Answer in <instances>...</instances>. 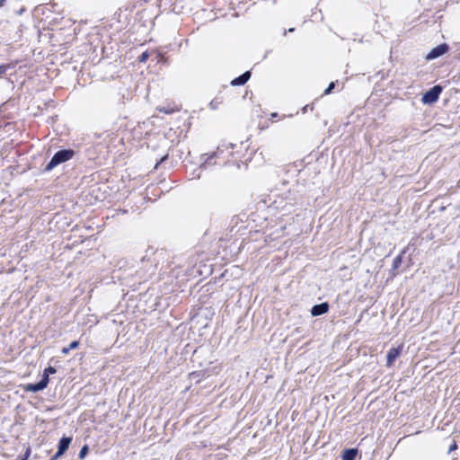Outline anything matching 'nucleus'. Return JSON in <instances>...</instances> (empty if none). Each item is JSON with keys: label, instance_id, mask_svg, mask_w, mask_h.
<instances>
[{"label": "nucleus", "instance_id": "obj_13", "mask_svg": "<svg viewBox=\"0 0 460 460\" xmlns=\"http://www.w3.org/2000/svg\"><path fill=\"white\" fill-rule=\"evenodd\" d=\"M403 253H405V250H403L399 255H397L394 259L393 266H392L393 270H397L400 267V265H401V263L402 261V254Z\"/></svg>", "mask_w": 460, "mask_h": 460}, {"label": "nucleus", "instance_id": "obj_24", "mask_svg": "<svg viewBox=\"0 0 460 460\" xmlns=\"http://www.w3.org/2000/svg\"><path fill=\"white\" fill-rule=\"evenodd\" d=\"M271 118H277L279 116V114L277 112H273L271 113Z\"/></svg>", "mask_w": 460, "mask_h": 460}, {"label": "nucleus", "instance_id": "obj_10", "mask_svg": "<svg viewBox=\"0 0 460 460\" xmlns=\"http://www.w3.org/2000/svg\"><path fill=\"white\" fill-rule=\"evenodd\" d=\"M71 442H72L71 437H66V436L62 437L58 441V450L64 455L66 452V450L68 449Z\"/></svg>", "mask_w": 460, "mask_h": 460}, {"label": "nucleus", "instance_id": "obj_18", "mask_svg": "<svg viewBox=\"0 0 460 460\" xmlns=\"http://www.w3.org/2000/svg\"><path fill=\"white\" fill-rule=\"evenodd\" d=\"M78 346H79V341H72V342L69 344L68 348H69L70 349H75L78 348Z\"/></svg>", "mask_w": 460, "mask_h": 460}, {"label": "nucleus", "instance_id": "obj_11", "mask_svg": "<svg viewBox=\"0 0 460 460\" xmlns=\"http://www.w3.org/2000/svg\"><path fill=\"white\" fill-rule=\"evenodd\" d=\"M358 455L357 448H348L343 450L341 458L342 460H355Z\"/></svg>", "mask_w": 460, "mask_h": 460}, {"label": "nucleus", "instance_id": "obj_6", "mask_svg": "<svg viewBox=\"0 0 460 460\" xmlns=\"http://www.w3.org/2000/svg\"><path fill=\"white\" fill-rule=\"evenodd\" d=\"M329 309L330 305L327 302L317 304L311 308V314L313 316H320L326 314L329 311Z\"/></svg>", "mask_w": 460, "mask_h": 460}, {"label": "nucleus", "instance_id": "obj_9", "mask_svg": "<svg viewBox=\"0 0 460 460\" xmlns=\"http://www.w3.org/2000/svg\"><path fill=\"white\" fill-rule=\"evenodd\" d=\"M251 75H252V74H251L250 71H245L241 75H239V76L235 77L234 79H233L231 81V85L232 86H241V85H243L251 78Z\"/></svg>", "mask_w": 460, "mask_h": 460}, {"label": "nucleus", "instance_id": "obj_12", "mask_svg": "<svg viewBox=\"0 0 460 460\" xmlns=\"http://www.w3.org/2000/svg\"><path fill=\"white\" fill-rule=\"evenodd\" d=\"M16 66V62L0 65V77L6 74L9 69H13Z\"/></svg>", "mask_w": 460, "mask_h": 460}, {"label": "nucleus", "instance_id": "obj_27", "mask_svg": "<svg viewBox=\"0 0 460 460\" xmlns=\"http://www.w3.org/2000/svg\"><path fill=\"white\" fill-rule=\"evenodd\" d=\"M210 105L212 106V108L216 107V104H214L213 102H210Z\"/></svg>", "mask_w": 460, "mask_h": 460}, {"label": "nucleus", "instance_id": "obj_25", "mask_svg": "<svg viewBox=\"0 0 460 460\" xmlns=\"http://www.w3.org/2000/svg\"><path fill=\"white\" fill-rule=\"evenodd\" d=\"M5 0H0V7H2L4 4Z\"/></svg>", "mask_w": 460, "mask_h": 460}, {"label": "nucleus", "instance_id": "obj_28", "mask_svg": "<svg viewBox=\"0 0 460 460\" xmlns=\"http://www.w3.org/2000/svg\"><path fill=\"white\" fill-rule=\"evenodd\" d=\"M210 105L212 106V108L216 107V104H214L213 102H210Z\"/></svg>", "mask_w": 460, "mask_h": 460}, {"label": "nucleus", "instance_id": "obj_8", "mask_svg": "<svg viewBox=\"0 0 460 460\" xmlns=\"http://www.w3.org/2000/svg\"><path fill=\"white\" fill-rule=\"evenodd\" d=\"M401 347L397 348H392L389 349L386 355V366L391 367L395 359L400 356L401 354Z\"/></svg>", "mask_w": 460, "mask_h": 460}, {"label": "nucleus", "instance_id": "obj_19", "mask_svg": "<svg viewBox=\"0 0 460 460\" xmlns=\"http://www.w3.org/2000/svg\"><path fill=\"white\" fill-rule=\"evenodd\" d=\"M456 448H457V444L456 441H454L453 444L449 447L447 453L450 454Z\"/></svg>", "mask_w": 460, "mask_h": 460}, {"label": "nucleus", "instance_id": "obj_20", "mask_svg": "<svg viewBox=\"0 0 460 460\" xmlns=\"http://www.w3.org/2000/svg\"><path fill=\"white\" fill-rule=\"evenodd\" d=\"M63 454L60 453L58 450L56 452L54 456H51L50 460H58L60 456H62Z\"/></svg>", "mask_w": 460, "mask_h": 460}, {"label": "nucleus", "instance_id": "obj_16", "mask_svg": "<svg viewBox=\"0 0 460 460\" xmlns=\"http://www.w3.org/2000/svg\"><path fill=\"white\" fill-rule=\"evenodd\" d=\"M149 58V53L147 51H145L143 52L139 57H138V61L140 63H144L146 62Z\"/></svg>", "mask_w": 460, "mask_h": 460}, {"label": "nucleus", "instance_id": "obj_17", "mask_svg": "<svg viewBox=\"0 0 460 460\" xmlns=\"http://www.w3.org/2000/svg\"><path fill=\"white\" fill-rule=\"evenodd\" d=\"M334 87H335V83L334 82L330 83L328 87L324 90L323 93L325 95L330 94L332 93V91L334 89Z\"/></svg>", "mask_w": 460, "mask_h": 460}, {"label": "nucleus", "instance_id": "obj_22", "mask_svg": "<svg viewBox=\"0 0 460 460\" xmlns=\"http://www.w3.org/2000/svg\"><path fill=\"white\" fill-rule=\"evenodd\" d=\"M70 350L71 349L68 347H65L62 349L61 352H62V354L66 355L69 353Z\"/></svg>", "mask_w": 460, "mask_h": 460}, {"label": "nucleus", "instance_id": "obj_23", "mask_svg": "<svg viewBox=\"0 0 460 460\" xmlns=\"http://www.w3.org/2000/svg\"><path fill=\"white\" fill-rule=\"evenodd\" d=\"M307 109H308V105H305L303 109H302V112L303 113H305L307 111Z\"/></svg>", "mask_w": 460, "mask_h": 460}, {"label": "nucleus", "instance_id": "obj_2", "mask_svg": "<svg viewBox=\"0 0 460 460\" xmlns=\"http://www.w3.org/2000/svg\"><path fill=\"white\" fill-rule=\"evenodd\" d=\"M75 155V151L73 149H62L54 154L50 161L48 163L46 167L44 168V172H50L58 165L69 161Z\"/></svg>", "mask_w": 460, "mask_h": 460}, {"label": "nucleus", "instance_id": "obj_4", "mask_svg": "<svg viewBox=\"0 0 460 460\" xmlns=\"http://www.w3.org/2000/svg\"><path fill=\"white\" fill-rule=\"evenodd\" d=\"M441 92L442 87L440 85H434L422 95V102L425 104H432L436 102L438 100Z\"/></svg>", "mask_w": 460, "mask_h": 460}, {"label": "nucleus", "instance_id": "obj_15", "mask_svg": "<svg viewBox=\"0 0 460 460\" xmlns=\"http://www.w3.org/2000/svg\"><path fill=\"white\" fill-rule=\"evenodd\" d=\"M31 447H27L24 454L21 456H19L20 460H28L31 456Z\"/></svg>", "mask_w": 460, "mask_h": 460}, {"label": "nucleus", "instance_id": "obj_26", "mask_svg": "<svg viewBox=\"0 0 460 460\" xmlns=\"http://www.w3.org/2000/svg\"><path fill=\"white\" fill-rule=\"evenodd\" d=\"M295 31V28H290V29H288V31H289V32H292V31Z\"/></svg>", "mask_w": 460, "mask_h": 460}, {"label": "nucleus", "instance_id": "obj_29", "mask_svg": "<svg viewBox=\"0 0 460 460\" xmlns=\"http://www.w3.org/2000/svg\"><path fill=\"white\" fill-rule=\"evenodd\" d=\"M20 460V459H19Z\"/></svg>", "mask_w": 460, "mask_h": 460}, {"label": "nucleus", "instance_id": "obj_14", "mask_svg": "<svg viewBox=\"0 0 460 460\" xmlns=\"http://www.w3.org/2000/svg\"><path fill=\"white\" fill-rule=\"evenodd\" d=\"M89 452V447L87 445H84L81 447L80 451H79V454H78V457L79 459H84L85 458V456H87Z\"/></svg>", "mask_w": 460, "mask_h": 460}, {"label": "nucleus", "instance_id": "obj_21", "mask_svg": "<svg viewBox=\"0 0 460 460\" xmlns=\"http://www.w3.org/2000/svg\"><path fill=\"white\" fill-rule=\"evenodd\" d=\"M223 152H224V150H223L222 146H218L217 148V150L214 151L213 153H217V157H219L222 155Z\"/></svg>", "mask_w": 460, "mask_h": 460}, {"label": "nucleus", "instance_id": "obj_5", "mask_svg": "<svg viewBox=\"0 0 460 460\" xmlns=\"http://www.w3.org/2000/svg\"><path fill=\"white\" fill-rule=\"evenodd\" d=\"M449 50V46L447 43H441L437 47L433 48L426 56L427 60H432L438 58Z\"/></svg>", "mask_w": 460, "mask_h": 460}, {"label": "nucleus", "instance_id": "obj_3", "mask_svg": "<svg viewBox=\"0 0 460 460\" xmlns=\"http://www.w3.org/2000/svg\"><path fill=\"white\" fill-rule=\"evenodd\" d=\"M56 372L57 369L54 367L49 366L46 367L44 369L41 379L38 383L26 385L25 391L31 393L42 391L48 386L49 382V375L55 374Z\"/></svg>", "mask_w": 460, "mask_h": 460}, {"label": "nucleus", "instance_id": "obj_1", "mask_svg": "<svg viewBox=\"0 0 460 460\" xmlns=\"http://www.w3.org/2000/svg\"><path fill=\"white\" fill-rule=\"evenodd\" d=\"M297 194L295 190H288L278 195V198L273 201L277 209L282 212V215L290 214L294 210L295 205L297 203Z\"/></svg>", "mask_w": 460, "mask_h": 460}, {"label": "nucleus", "instance_id": "obj_7", "mask_svg": "<svg viewBox=\"0 0 460 460\" xmlns=\"http://www.w3.org/2000/svg\"><path fill=\"white\" fill-rule=\"evenodd\" d=\"M217 158V153H211L209 155H202L201 160L202 163L200 164L201 169H207L211 165L216 164L215 159Z\"/></svg>", "mask_w": 460, "mask_h": 460}]
</instances>
